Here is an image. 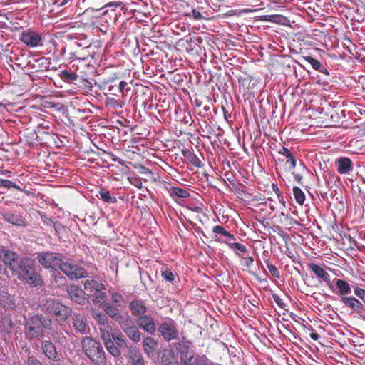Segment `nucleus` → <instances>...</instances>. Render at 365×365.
Instances as JSON below:
<instances>
[{
	"label": "nucleus",
	"mask_w": 365,
	"mask_h": 365,
	"mask_svg": "<svg viewBox=\"0 0 365 365\" xmlns=\"http://www.w3.org/2000/svg\"><path fill=\"white\" fill-rule=\"evenodd\" d=\"M18 277L30 285L37 287L43 284L41 275L36 271V264L34 259L24 258L17 266Z\"/></svg>",
	"instance_id": "f257e3e1"
},
{
	"label": "nucleus",
	"mask_w": 365,
	"mask_h": 365,
	"mask_svg": "<svg viewBox=\"0 0 365 365\" xmlns=\"http://www.w3.org/2000/svg\"><path fill=\"white\" fill-rule=\"evenodd\" d=\"M83 351L86 356L96 365H106V357L102 344L90 337L82 340Z\"/></svg>",
	"instance_id": "f03ea898"
},
{
	"label": "nucleus",
	"mask_w": 365,
	"mask_h": 365,
	"mask_svg": "<svg viewBox=\"0 0 365 365\" xmlns=\"http://www.w3.org/2000/svg\"><path fill=\"white\" fill-rule=\"evenodd\" d=\"M36 259L45 269L56 270L62 262L63 255L54 252H41L38 253Z\"/></svg>",
	"instance_id": "7ed1b4c3"
},
{
	"label": "nucleus",
	"mask_w": 365,
	"mask_h": 365,
	"mask_svg": "<svg viewBox=\"0 0 365 365\" xmlns=\"http://www.w3.org/2000/svg\"><path fill=\"white\" fill-rule=\"evenodd\" d=\"M59 269L71 279H76L88 277L86 269L73 263L63 262L60 264Z\"/></svg>",
	"instance_id": "20e7f679"
},
{
	"label": "nucleus",
	"mask_w": 365,
	"mask_h": 365,
	"mask_svg": "<svg viewBox=\"0 0 365 365\" xmlns=\"http://www.w3.org/2000/svg\"><path fill=\"white\" fill-rule=\"evenodd\" d=\"M47 310L51 316L59 319H68L71 316V309L56 301L48 302Z\"/></svg>",
	"instance_id": "39448f33"
},
{
	"label": "nucleus",
	"mask_w": 365,
	"mask_h": 365,
	"mask_svg": "<svg viewBox=\"0 0 365 365\" xmlns=\"http://www.w3.org/2000/svg\"><path fill=\"white\" fill-rule=\"evenodd\" d=\"M0 260L8 266L11 270L17 269L18 255L15 252L0 246Z\"/></svg>",
	"instance_id": "423d86ee"
},
{
	"label": "nucleus",
	"mask_w": 365,
	"mask_h": 365,
	"mask_svg": "<svg viewBox=\"0 0 365 365\" xmlns=\"http://www.w3.org/2000/svg\"><path fill=\"white\" fill-rule=\"evenodd\" d=\"M20 40L25 45L31 48L41 46L43 45L41 36L31 29L24 31L21 34Z\"/></svg>",
	"instance_id": "0eeeda50"
},
{
	"label": "nucleus",
	"mask_w": 365,
	"mask_h": 365,
	"mask_svg": "<svg viewBox=\"0 0 365 365\" xmlns=\"http://www.w3.org/2000/svg\"><path fill=\"white\" fill-rule=\"evenodd\" d=\"M67 293L73 301L79 304L84 305L88 302V298L85 292L77 286L68 287Z\"/></svg>",
	"instance_id": "6e6552de"
},
{
	"label": "nucleus",
	"mask_w": 365,
	"mask_h": 365,
	"mask_svg": "<svg viewBox=\"0 0 365 365\" xmlns=\"http://www.w3.org/2000/svg\"><path fill=\"white\" fill-rule=\"evenodd\" d=\"M42 321H26L25 324L26 327L28 328L27 336L29 338H38L43 334L45 325L42 324Z\"/></svg>",
	"instance_id": "1a4fd4ad"
},
{
	"label": "nucleus",
	"mask_w": 365,
	"mask_h": 365,
	"mask_svg": "<svg viewBox=\"0 0 365 365\" xmlns=\"http://www.w3.org/2000/svg\"><path fill=\"white\" fill-rule=\"evenodd\" d=\"M122 329L128 336L133 341L138 342L140 339V333L138 327L134 324L133 321H120Z\"/></svg>",
	"instance_id": "9d476101"
},
{
	"label": "nucleus",
	"mask_w": 365,
	"mask_h": 365,
	"mask_svg": "<svg viewBox=\"0 0 365 365\" xmlns=\"http://www.w3.org/2000/svg\"><path fill=\"white\" fill-rule=\"evenodd\" d=\"M337 172L340 174H349L354 168L353 162L347 157H341L336 160Z\"/></svg>",
	"instance_id": "9b49d317"
},
{
	"label": "nucleus",
	"mask_w": 365,
	"mask_h": 365,
	"mask_svg": "<svg viewBox=\"0 0 365 365\" xmlns=\"http://www.w3.org/2000/svg\"><path fill=\"white\" fill-rule=\"evenodd\" d=\"M308 267L318 279H320L328 286L331 287V277L327 271H325L319 265L314 263L308 264Z\"/></svg>",
	"instance_id": "f8f14e48"
},
{
	"label": "nucleus",
	"mask_w": 365,
	"mask_h": 365,
	"mask_svg": "<svg viewBox=\"0 0 365 365\" xmlns=\"http://www.w3.org/2000/svg\"><path fill=\"white\" fill-rule=\"evenodd\" d=\"M130 309L132 314L136 317H140L138 319H148L146 317H142L146 312V306L142 300H133L130 303Z\"/></svg>",
	"instance_id": "ddd939ff"
},
{
	"label": "nucleus",
	"mask_w": 365,
	"mask_h": 365,
	"mask_svg": "<svg viewBox=\"0 0 365 365\" xmlns=\"http://www.w3.org/2000/svg\"><path fill=\"white\" fill-rule=\"evenodd\" d=\"M160 331L163 338L168 341L173 339L177 337L178 332L174 325L169 322H165L160 327Z\"/></svg>",
	"instance_id": "4468645a"
},
{
	"label": "nucleus",
	"mask_w": 365,
	"mask_h": 365,
	"mask_svg": "<svg viewBox=\"0 0 365 365\" xmlns=\"http://www.w3.org/2000/svg\"><path fill=\"white\" fill-rule=\"evenodd\" d=\"M4 220L16 226H26V221L24 217L18 213H13L11 212H5L3 215Z\"/></svg>",
	"instance_id": "2eb2a0df"
},
{
	"label": "nucleus",
	"mask_w": 365,
	"mask_h": 365,
	"mask_svg": "<svg viewBox=\"0 0 365 365\" xmlns=\"http://www.w3.org/2000/svg\"><path fill=\"white\" fill-rule=\"evenodd\" d=\"M111 322L112 321H98L100 325L99 331L105 344L106 341H112V334H115L112 331V328L110 326Z\"/></svg>",
	"instance_id": "dca6fc26"
},
{
	"label": "nucleus",
	"mask_w": 365,
	"mask_h": 365,
	"mask_svg": "<svg viewBox=\"0 0 365 365\" xmlns=\"http://www.w3.org/2000/svg\"><path fill=\"white\" fill-rule=\"evenodd\" d=\"M15 299L6 289H0V306L9 309L15 307Z\"/></svg>",
	"instance_id": "f3484780"
},
{
	"label": "nucleus",
	"mask_w": 365,
	"mask_h": 365,
	"mask_svg": "<svg viewBox=\"0 0 365 365\" xmlns=\"http://www.w3.org/2000/svg\"><path fill=\"white\" fill-rule=\"evenodd\" d=\"M128 358L131 365H144V360L139 349L134 347L128 349Z\"/></svg>",
	"instance_id": "a211bd4d"
},
{
	"label": "nucleus",
	"mask_w": 365,
	"mask_h": 365,
	"mask_svg": "<svg viewBox=\"0 0 365 365\" xmlns=\"http://www.w3.org/2000/svg\"><path fill=\"white\" fill-rule=\"evenodd\" d=\"M216 242L225 243L227 245L229 248L235 252V255L238 256V254H246L248 252V250L245 245L239 242H231L228 240H225L220 238H215Z\"/></svg>",
	"instance_id": "6ab92c4d"
},
{
	"label": "nucleus",
	"mask_w": 365,
	"mask_h": 365,
	"mask_svg": "<svg viewBox=\"0 0 365 365\" xmlns=\"http://www.w3.org/2000/svg\"><path fill=\"white\" fill-rule=\"evenodd\" d=\"M84 289L87 292L92 293L103 291L106 289L105 285L101 281L96 279H87L84 282Z\"/></svg>",
	"instance_id": "aec40b11"
},
{
	"label": "nucleus",
	"mask_w": 365,
	"mask_h": 365,
	"mask_svg": "<svg viewBox=\"0 0 365 365\" xmlns=\"http://www.w3.org/2000/svg\"><path fill=\"white\" fill-rule=\"evenodd\" d=\"M333 282L335 284L336 289H337V294L342 297H346L351 293V288L349 284L345 280L340 279H334Z\"/></svg>",
	"instance_id": "412c9836"
},
{
	"label": "nucleus",
	"mask_w": 365,
	"mask_h": 365,
	"mask_svg": "<svg viewBox=\"0 0 365 365\" xmlns=\"http://www.w3.org/2000/svg\"><path fill=\"white\" fill-rule=\"evenodd\" d=\"M42 349L45 355L51 360L57 361L58 354L56 347L53 343L49 341H44L42 344Z\"/></svg>",
	"instance_id": "4be33fe9"
},
{
	"label": "nucleus",
	"mask_w": 365,
	"mask_h": 365,
	"mask_svg": "<svg viewBox=\"0 0 365 365\" xmlns=\"http://www.w3.org/2000/svg\"><path fill=\"white\" fill-rule=\"evenodd\" d=\"M341 302L344 305L350 307L354 311L360 312L363 309L362 303L354 297H342Z\"/></svg>",
	"instance_id": "5701e85b"
},
{
	"label": "nucleus",
	"mask_w": 365,
	"mask_h": 365,
	"mask_svg": "<svg viewBox=\"0 0 365 365\" xmlns=\"http://www.w3.org/2000/svg\"><path fill=\"white\" fill-rule=\"evenodd\" d=\"M182 155L190 163L193 165L195 167H202V161L192 150L185 148L182 150Z\"/></svg>",
	"instance_id": "b1692460"
},
{
	"label": "nucleus",
	"mask_w": 365,
	"mask_h": 365,
	"mask_svg": "<svg viewBox=\"0 0 365 365\" xmlns=\"http://www.w3.org/2000/svg\"><path fill=\"white\" fill-rule=\"evenodd\" d=\"M302 58L310 63L313 69L320 73L325 74L326 76H329V71L317 60L312 56H302Z\"/></svg>",
	"instance_id": "393cba45"
},
{
	"label": "nucleus",
	"mask_w": 365,
	"mask_h": 365,
	"mask_svg": "<svg viewBox=\"0 0 365 365\" xmlns=\"http://www.w3.org/2000/svg\"><path fill=\"white\" fill-rule=\"evenodd\" d=\"M168 191L171 197L175 201L178 198H187L190 197V192L188 190L179 187L172 186L170 187Z\"/></svg>",
	"instance_id": "a878e982"
},
{
	"label": "nucleus",
	"mask_w": 365,
	"mask_h": 365,
	"mask_svg": "<svg viewBox=\"0 0 365 365\" xmlns=\"http://www.w3.org/2000/svg\"><path fill=\"white\" fill-rule=\"evenodd\" d=\"M212 232L215 234V239L219 238L217 237V235H220L221 236H223L227 238L226 240H228L230 242V240H236V238L234 235L231 234L230 232L227 231L225 227H223L221 225H215L212 228ZM222 239L221 237H220Z\"/></svg>",
	"instance_id": "bb28decb"
},
{
	"label": "nucleus",
	"mask_w": 365,
	"mask_h": 365,
	"mask_svg": "<svg viewBox=\"0 0 365 365\" xmlns=\"http://www.w3.org/2000/svg\"><path fill=\"white\" fill-rule=\"evenodd\" d=\"M158 344L151 337H146L143 340V349L148 356L153 355Z\"/></svg>",
	"instance_id": "cd10ccee"
},
{
	"label": "nucleus",
	"mask_w": 365,
	"mask_h": 365,
	"mask_svg": "<svg viewBox=\"0 0 365 365\" xmlns=\"http://www.w3.org/2000/svg\"><path fill=\"white\" fill-rule=\"evenodd\" d=\"M73 327L78 333L81 334H87L90 332L87 321H73Z\"/></svg>",
	"instance_id": "c85d7f7f"
},
{
	"label": "nucleus",
	"mask_w": 365,
	"mask_h": 365,
	"mask_svg": "<svg viewBox=\"0 0 365 365\" xmlns=\"http://www.w3.org/2000/svg\"><path fill=\"white\" fill-rule=\"evenodd\" d=\"M99 195L101 199L106 203H115L117 202V198L115 196H112L110 192L104 188H101Z\"/></svg>",
	"instance_id": "c756f323"
},
{
	"label": "nucleus",
	"mask_w": 365,
	"mask_h": 365,
	"mask_svg": "<svg viewBox=\"0 0 365 365\" xmlns=\"http://www.w3.org/2000/svg\"><path fill=\"white\" fill-rule=\"evenodd\" d=\"M200 355H190L187 358L181 357V365H200L198 361L200 360Z\"/></svg>",
	"instance_id": "7c9ffc66"
},
{
	"label": "nucleus",
	"mask_w": 365,
	"mask_h": 365,
	"mask_svg": "<svg viewBox=\"0 0 365 365\" xmlns=\"http://www.w3.org/2000/svg\"><path fill=\"white\" fill-rule=\"evenodd\" d=\"M60 78L66 82H73L78 79V75L74 72L63 70L59 74Z\"/></svg>",
	"instance_id": "2f4dec72"
},
{
	"label": "nucleus",
	"mask_w": 365,
	"mask_h": 365,
	"mask_svg": "<svg viewBox=\"0 0 365 365\" xmlns=\"http://www.w3.org/2000/svg\"><path fill=\"white\" fill-rule=\"evenodd\" d=\"M194 41L190 36H185L179 41L180 46L184 48L187 52H190L194 50L193 46Z\"/></svg>",
	"instance_id": "473e14b6"
},
{
	"label": "nucleus",
	"mask_w": 365,
	"mask_h": 365,
	"mask_svg": "<svg viewBox=\"0 0 365 365\" xmlns=\"http://www.w3.org/2000/svg\"><path fill=\"white\" fill-rule=\"evenodd\" d=\"M161 275L164 280L171 282L173 284H175L178 282L175 279V275L168 268L164 269L162 271Z\"/></svg>",
	"instance_id": "72a5a7b5"
},
{
	"label": "nucleus",
	"mask_w": 365,
	"mask_h": 365,
	"mask_svg": "<svg viewBox=\"0 0 365 365\" xmlns=\"http://www.w3.org/2000/svg\"><path fill=\"white\" fill-rule=\"evenodd\" d=\"M105 345L106 346L107 350L111 355H113L115 357H117L120 355V351L119 349L120 348H118L117 346H115V344H114V341L113 340L110 341H108V342L106 341Z\"/></svg>",
	"instance_id": "f704fd0d"
},
{
	"label": "nucleus",
	"mask_w": 365,
	"mask_h": 365,
	"mask_svg": "<svg viewBox=\"0 0 365 365\" xmlns=\"http://www.w3.org/2000/svg\"><path fill=\"white\" fill-rule=\"evenodd\" d=\"M293 194L296 202L299 205H303L305 200V195L303 191L298 187L293 188Z\"/></svg>",
	"instance_id": "c9c22d12"
},
{
	"label": "nucleus",
	"mask_w": 365,
	"mask_h": 365,
	"mask_svg": "<svg viewBox=\"0 0 365 365\" xmlns=\"http://www.w3.org/2000/svg\"><path fill=\"white\" fill-rule=\"evenodd\" d=\"M111 299L115 305L118 307H123L125 304V299L123 295L118 292H111Z\"/></svg>",
	"instance_id": "e433bc0d"
},
{
	"label": "nucleus",
	"mask_w": 365,
	"mask_h": 365,
	"mask_svg": "<svg viewBox=\"0 0 365 365\" xmlns=\"http://www.w3.org/2000/svg\"><path fill=\"white\" fill-rule=\"evenodd\" d=\"M178 352L180 353V358L181 359L182 356L184 358H187L192 355L189 353V346L186 345L184 343H178V346H176Z\"/></svg>",
	"instance_id": "4c0bfd02"
},
{
	"label": "nucleus",
	"mask_w": 365,
	"mask_h": 365,
	"mask_svg": "<svg viewBox=\"0 0 365 365\" xmlns=\"http://www.w3.org/2000/svg\"><path fill=\"white\" fill-rule=\"evenodd\" d=\"M112 340L114 344L120 349H123L126 346V342L120 334H112Z\"/></svg>",
	"instance_id": "58836bf2"
},
{
	"label": "nucleus",
	"mask_w": 365,
	"mask_h": 365,
	"mask_svg": "<svg viewBox=\"0 0 365 365\" xmlns=\"http://www.w3.org/2000/svg\"><path fill=\"white\" fill-rule=\"evenodd\" d=\"M140 323L139 325L143 328L145 331H146L148 333L152 334L155 329V326L154 324V321H140Z\"/></svg>",
	"instance_id": "ea45409f"
},
{
	"label": "nucleus",
	"mask_w": 365,
	"mask_h": 365,
	"mask_svg": "<svg viewBox=\"0 0 365 365\" xmlns=\"http://www.w3.org/2000/svg\"><path fill=\"white\" fill-rule=\"evenodd\" d=\"M103 308L109 317L114 318L119 314L118 309L109 304H104Z\"/></svg>",
	"instance_id": "a19ab883"
},
{
	"label": "nucleus",
	"mask_w": 365,
	"mask_h": 365,
	"mask_svg": "<svg viewBox=\"0 0 365 365\" xmlns=\"http://www.w3.org/2000/svg\"><path fill=\"white\" fill-rule=\"evenodd\" d=\"M106 298V294L103 291L96 292H95V302L98 304H103L105 302V299Z\"/></svg>",
	"instance_id": "79ce46f5"
},
{
	"label": "nucleus",
	"mask_w": 365,
	"mask_h": 365,
	"mask_svg": "<svg viewBox=\"0 0 365 365\" xmlns=\"http://www.w3.org/2000/svg\"><path fill=\"white\" fill-rule=\"evenodd\" d=\"M267 269H268L269 272H270V274L274 277L279 278L280 273H279V269L276 267V266H274V264H269V262H267Z\"/></svg>",
	"instance_id": "37998d69"
},
{
	"label": "nucleus",
	"mask_w": 365,
	"mask_h": 365,
	"mask_svg": "<svg viewBox=\"0 0 365 365\" xmlns=\"http://www.w3.org/2000/svg\"><path fill=\"white\" fill-rule=\"evenodd\" d=\"M0 186L7 188L14 187L16 189H19V186H17L15 183L9 180L0 179Z\"/></svg>",
	"instance_id": "c03bdc74"
},
{
	"label": "nucleus",
	"mask_w": 365,
	"mask_h": 365,
	"mask_svg": "<svg viewBox=\"0 0 365 365\" xmlns=\"http://www.w3.org/2000/svg\"><path fill=\"white\" fill-rule=\"evenodd\" d=\"M37 62L39 63V66L42 69L48 70L49 67V64L51 63L49 58L42 57L37 60Z\"/></svg>",
	"instance_id": "a18cd8bd"
},
{
	"label": "nucleus",
	"mask_w": 365,
	"mask_h": 365,
	"mask_svg": "<svg viewBox=\"0 0 365 365\" xmlns=\"http://www.w3.org/2000/svg\"><path fill=\"white\" fill-rule=\"evenodd\" d=\"M254 262V258L252 256L247 255L245 257V259H244L241 264L243 267H245L247 268H250Z\"/></svg>",
	"instance_id": "49530a36"
},
{
	"label": "nucleus",
	"mask_w": 365,
	"mask_h": 365,
	"mask_svg": "<svg viewBox=\"0 0 365 365\" xmlns=\"http://www.w3.org/2000/svg\"><path fill=\"white\" fill-rule=\"evenodd\" d=\"M354 294L365 303V289L356 287L354 289Z\"/></svg>",
	"instance_id": "de8ad7c7"
},
{
	"label": "nucleus",
	"mask_w": 365,
	"mask_h": 365,
	"mask_svg": "<svg viewBox=\"0 0 365 365\" xmlns=\"http://www.w3.org/2000/svg\"><path fill=\"white\" fill-rule=\"evenodd\" d=\"M287 164H289V170H293L295 167H296V165H297V160L295 159V158L294 157V155L292 154H291L289 156H288L287 158Z\"/></svg>",
	"instance_id": "09e8293b"
},
{
	"label": "nucleus",
	"mask_w": 365,
	"mask_h": 365,
	"mask_svg": "<svg viewBox=\"0 0 365 365\" xmlns=\"http://www.w3.org/2000/svg\"><path fill=\"white\" fill-rule=\"evenodd\" d=\"M273 299L274 302L282 309H285L284 307L286 306L285 303L283 302L282 299H281L277 294H272Z\"/></svg>",
	"instance_id": "8fccbe9b"
},
{
	"label": "nucleus",
	"mask_w": 365,
	"mask_h": 365,
	"mask_svg": "<svg viewBox=\"0 0 365 365\" xmlns=\"http://www.w3.org/2000/svg\"><path fill=\"white\" fill-rule=\"evenodd\" d=\"M28 365H43V364L34 356H29L27 359Z\"/></svg>",
	"instance_id": "3c124183"
},
{
	"label": "nucleus",
	"mask_w": 365,
	"mask_h": 365,
	"mask_svg": "<svg viewBox=\"0 0 365 365\" xmlns=\"http://www.w3.org/2000/svg\"><path fill=\"white\" fill-rule=\"evenodd\" d=\"M41 220L45 225L50 227H53L55 222L51 218L48 217L46 215H41Z\"/></svg>",
	"instance_id": "603ef678"
},
{
	"label": "nucleus",
	"mask_w": 365,
	"mask_h": 365,
	"mask_svg": "<svg viewBox=\"0 0 365 365\" xmlns=\"http://www.w3.org/2000/svg\"><path fill=\"white\" fill-rule=\"evenodd\" d=\"M128 86V83L127 82L124 81H121L120 83H119V86H118V89L119 91H120V93L123 94V95H125V93H124V91L126 90V91L128 92L130 88H125V87Z\"/></svg>",
	"instance_id": "864d4df0"
},
{
	"label": "nucleus",
	"mask_w": 365,
	"mask_h": 365,
	"mask_svg": "<svg viewBox=\"0 0 365 365\" xmlns=\"http://www.w3.org/2000/svg\"><path fill=\"white\" fill-rule=\"evenodd\" d=\"M279 153L284 155L286 158H287L292 154L290 150L286 147H282L279 150Z\"/></svg>",
	"instance_id": "5fc2aeb1"
},
{
	"label": "nucleus",
	"mask_w": 365,
	"mask_h": 365,
	"mask_svg": "<svg viewBox=\"0 0 365 365\" xmlns=\"http://www.w3.org/2000/svg\"><path fill=\"white\" fill-rule=\"evenodd\" d=\"M192 14L193 18L196 20H200L203 18L202 14L195 9H193L192 11Z\"/></svg>",
	"instance_id": "6e6d98bb"
},
{
	"label": "nucleus",
	"mask_w": 365,
	"mask_h": 365,
	"mask_svg": "<svg viewBox=\"0 0 365 365\" xmlns=\"http://www.w3.org/2000/svg\"><path fill=\"white\" fill-rule=\"evenodd\" d=\"M53 227L55 229V231L56 232H60L61 230L64 228V227L60 222H54Z\"/></svg>",
	"instance_id": "4d7b16f0"
},
{
	"label": "nucleus",
	"mask_w": 365,
	"mask_h": 365,
	"mask_svg": "<svg viewBox=\"0 0 365 365\" xmlns=\"http://www.w3.org/2000/svg\"><path fill=\"white\" fill-rule=\"evenodd\" d=\"M292 175H294V180L299 183L302 184V175L299 173H295L294 172H292Z\"/></svg>",
	"instance_id": "13d9d810"
},
{
	"label": "nucleus",
	"mask_w": 365,
	"mask_h": 365,
	"mask_svg": "<svg viewBox=\"0 0 365 365\" xmlns=\"http://www.w3.org/2000/svg\"><path fill=\"white\" fill-rule=\"evenodd\" d=\"M329 326L331 327H333L334 328L336 329V331L342 334H344V333L340 329H338L336 327V324L335 323H331L330 321H329Z\"/></svg>",
	"instance_id": "bf43d9fd"
},
{
	"label": "nucleus",
	"mask_w": 365,
	"mask_h": 365,
	"mask_svg": "<svg viewBox=\"0 0 365 365\" xmlns=\"http://www.w3.org/2000/svg\"><path fill=\"white\" fill-rule=\"evenodd\" d=\"M310 337L314 339V340H317L319 337V335L315 332H312L310 334H309Z\"/></svg>",
	"instance_id": "052dcab7"
},
{
	"label": "nucleus",
	"mask_w": 365,
	"mask_h": 365,
	"mask_svg": "<svg viewBox=\"0 0 365 365\" xmlns=\"http://www.w3.org/2000/svg\"><path fill=\"white\" fill-rule=\"evenodd\" d=\"M278 18H279V16H266V19L272 20V19H273L274 21H277V19H278Z\"/></svg>",
	"instance_id": "680f3d73"
},
{
	"label": "nucleus",
	"mask_w": 365,
	"mask_h": 365,
	"mask_svg": "<svg viewBox=\"0 0 365 365\" xmlns=\"http://www.w3.org/2000/svg\"><path fill=\"white\" fill-rule=\"evenodd\" d=\"M247 255H249L247 254V252L246 254H243V253H242V254H238V256H237V257H238L239 258H240V259H241V260H242V262L244 259H245V257H246V256H247Z\"/></svg>",
	"instance_id": "e2e57ef3"
},
{
	"label": "nucleus",
	"mask_w": 365,
	"mask_h": 365,
	"mask_svg": "<svg viewBox=\"0 0 365 365\" xmlns=\"http://www.w3.org/2000/svg\"><path fill=\"white\" fill-rule=\"evenodd\" d=\"M123 103L118 101H115V107L122 108Z\"/></svg>",
	"instance_id": "0e129e2a"
},
{
	"label": "nucleus",
	"mask_w": 365,
	"mask_h": 365,
	"mask_svg": "<svg viewBox=\"0 0 365 365\" xmlns=\"http://www.w3.org/2000/svg\"><path fill=\"white\" fill-rule=\"evenodd\" d=\"M273 190L277 193L278 196L279 195V190L278 187L276 185H273Z\"/></svg>",
	"instance_id": "69168bd1"
},
{
	"label": "nucleus",
	"mask_w": 365,
	"mask_h": 365,
	"mask_svg": "<svg viewBox=\"0 0 365 365\" xmlns=\"http://www.w3.org/2000/svg\"><path fill=\"white\" fill-rule=\"evenodd\" d=\"M167 365H179V363L177 361H169L167 364Z\"/></svg>",
	"instance_id": "338daca9"
},
{
	"label": "nucleus",
	"mask_w": 365,
	"mask_h": 365,
	"mask_svg": "<svg viewBox=\"0 0 365 365\" xmlns=\"http://www.w3.org/2000/svg\"><path fill=\"white\" fill-rule=\"evenodd\" d=\"M117 5H118V4H117V3L110 2V3L107 4L106 5V6H117Z\"/></svg>",
	"instance_id": "774afa93"
}]
</instances>
